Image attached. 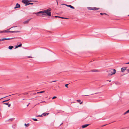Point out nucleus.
<instances>
[{
	"instance_id": "nucleus-19",
	"label": "nucleus",
	"mask_w": 129,
	"mask_h": 129,
	"mask_svg": "<svg viewBox=\"0 0 129 129\" xmlns=\"http://www.w3.org/2000/svg\"><path fill=\"white\" fill-rule=\"evenodd\" d=\"M33 4V3H29V2H28V3H27V4L26 5V6H27V5H29V4L32 5Z\"/></svg>"
},
{
	"instance_id": "nucleus-36",
	"label": "nucleus",
	"mask_w": 129,
	"mask_h": 129,
	"mask_svg": "<svg viewBox=\"0 0 129 129\" xmlns=\"http://www.w3.org/2000/svg\"><path fill=\"white\" fill-rule=\"evenodd\" d=\"M126 113H129V109L127 111H126Z\"/></svg>"
},
{
	"instance_id": "nucleus-33",
	"label": "nucleus",
	"mask_w": 129,
	"mask_h": 129,
	"mask_svg": "<svg viewBox=\"0 0 129 129\" xmlns=\"http://www.w3.org/2000/svg\"><path fill=\"white\" fill-rule=\"evenodd\" d=\"M55 16V17H56H56H59V18L60 17L58 16Z\"/></svg>"
},
{
	"instance_id": "nucleus-12",
	"label": "nucleus",
	"mask_w": 129,
	"mask_h": 129,
	"mask_svg": "<svg viewBox=\"0 0 129 129\" xmlns=\"http://www.w3.org/2000/svg\"><path fill=\"white\" fill-rule=\"evenodd\" d=\"M15 38H4V40H11Z\"/></svg>"
},
{
	"instance_id": "nucleus-40",
	"label": "nucleus",
	"mask_w": 129,
	"mask_h": 129,
	"mask_svg": "<svg viewBox=\"0 0 129 129\" xmlns=\"http://www.w3.org/2000/svg\"><path fill=\"white\" fill-rule=\"evenodd\" d=\"M42 115H38V116H37V117H40V116H41Z\"/></svg>"
},
{
	"instance_id": "nucleus-47",
	"label": "nucleus",
	"mask_w": 129,
	"mask_h": 129,
	"mask_svg": "<svg viewBox=\"0 0 129 129\" xmlns=\"http://www.w3.org/2000/svg\"><path fill=\"white\" fill-rule=\"evenodd\" d=\"M30 104V103H29L27 105V106H28Z\"/></svg>"
},
{
	"instance_id": "nucleus-8",
	"label": "nucleus",
	"mask_w": 129,
	"mask_h": 129,
	"mask_svg": "<svg viewBox=\"0 0 129 129\" xmlns=\"http://www.w3.org/2000/svg\"><path fill=\"white\" fill-rule=\"evenodd\" d=\"M89 125V124H87L83 125L82 126V128H83L85 127H86L88 126Z\"/></svg>"
},
{
	"instance_id": "nucleus-5",
	"label": "nucleus",
	"mask_w": 129,
	"mask_h": 129,
	"mask_svg": "<svg viewBox=\"0 0 129 129\" xmlns=\"http://www.w3.org/2000/svg\"><path fill=\"white\" fill-rule=\"evenodd\" d=\"M113 70L114 72H111V74H109L108 75V76L112 75L113 74H114L116 72V70L115 69H113Z\"/></svg>"
},
{
	"instance_id": "nucleus-32",
	"label": "nucleus",
	"mask_w": 129,
	"mask_h": 129,
	"mask_svg": "<svg viewBox=\"0 0 129 129\" xmlns=\"http://www.w3.org/2000/svg\"><path fill=\"white\" fill-rule=\"evenodd\" d=\"M56 98V96H54L52 98V99H54L55 98Z\"/></svg>"
},
{
	"instance_id": "nucleus-21",
	"label": "nucleus",
	"mask_w": 129,
	"mask_h": 129,
	"mask_svg": "<svg viewBox=\"0 0 129 129\" xmlns=\"http://www.w3.org/2000/svg\"><path fill=\"white\" fill-rule=\"evenodd\" d=\"M100 14L102 15H107V14L106 13H100Z\"/></svg>"
},
{
	"instance_id": "nucleus-30",
	"label": "nucleus",
	"mask_w": 129,
	"mask_h": 129,
	"mask_svg": "<svg viewBox=\"0 0 129 129\" xmlns=\"http://www.w3.org/2000/svg\"><path fill=\"white\" fill-rule=\"evenodd\" d=\"M14 119L13 118L10 119H9V120H10V121H11L12 120H13Z\"/></svg>"
},
{
	"instance_id": "nucleus-24",
	"label": "nucleus",
	"mask_w": 129,
	"mask_h": 129,
	"mask_svg": "<svg viewBox=\"0 0 129 129\" xmlns=\"http://www.w3.org/2000/svg\"><path fill=\"white\" fill-rule=\"evenodd\" d=\"M24 125L26 126V127H27V126H29V124L28 123L27 124H25Z\"/></svg>"
},
{
	"instance_id": "nucleus-38",
	"label": "nucleus",
	"mask_w": 129,
	"mask_h": 129,
	"mask_svg": "<svg viewBox=\"0 0 129 129\" xmlns=\"http://www.w3.org/2000/svg\"><path fill=\"white\" fill-rule=\"evenodd\" d=\"M127 113H126V112H125L124 114H123V115H125V114H126Z\"/></svg>"
},
{
	"instance_id": "nucleus-39",
	"label": "nucleus",
	"mask_w": 129,
	"mask_h": 129,
	"mask_svg": "<svg viewBox=\"0 0 129 129\" xmlns=\"http://www.w3.org/2000/svg\"><path fill=\"white\" fill-rule=\"evenodd\" d=\"M27 57L28 58H32V57L31 56H28Z\"/></svg>"
},
{
	"instance_id": "nucleus-14",
	"label": "nucleus",
	"mask_w": 129,
	"mask_h": 129,
	"mask_svg": "<svg viewBox=\"0 0 129 129\" xmlns=\"http://www.w3.org/2000/svg\"><path fill=\"white\" fill-rule=\"evenodd\" d=\"M68 54H69V55H72L73 54H75L74 53H72L71 52H69L68 53Z\"/></svg>"
},
{
	"instance_id": "nucleus-17",
	"label": "nucleus",
	"mask_w": 129,
	"mask_h": 129,
	"mask_svg": "<svg viewBox=\"0 0 129 129\" xmlns=\"http://www.w3.org/2000/svg\"><path fill=\"white\" fill-rule=\"evenodd\" d=\"M13 48V47L11 46H9L8 47V48L10 49H12V48Z\"/></svg>"
},
{
	"instance_id": "nucleus-28",
	"label": "nucleus",
	"mask_w": 129,
	"mask_h": 129,
	"mask_svg": "<svg viewBox=\"0 0 129 129\" xmlns=\"http://www.w3.org/2000/svg\"><path fill=\"white\" fill-rule=\"evenodd\" d=\"M57 81V80H55V81H51V82H50V83H52V82H56V81Z\"/></svg>"
},
{
	"instance_id": "nucleus-48",
	"label": "nucleus",
	"mask_w": 129,
	"mask_h": 129,
	"mask_svg": "<svg viewBox=\"0 0 129 129\" xmlns=\"http://www.w3.org/2000/svg\"><path fill=\"white\" fill-rule=\"evenodd\" d=\"M63 124V123H62L60 125V126H61V125H62Z\"/></svg>"
},
{
	"instance_id": "nucleus-11",
	"label": "nucleus",
	"mask_w": 129,
	"mask_h": 129,
	"mask_svg": "<svg viewBox=\"0 0 129 129\" xmlns=\"http://www.w3.org/2000/svg\"><path fill=\"white\" fill-rule=\"evenodd\" d=\"M30 19H28V20H27L26 21H24L23 22V23L24 24L27 23H28V22H29V21L30 20Z\"/></svg>"
},
{
	"instance_id": "nucleus-53",
	"label": "nucleus",
	"mask_w": 129,
	"mask_h": 129,
	"mask_svg": "<svg viewBox=\"0 0 129 129\" xmlns=\"http://www.w3.org/2000/svg\"><path fill=\"white\" fill-rule=\"evenodd\" d=\"M45 102V101L42 102Z\"/></svg>"
},
{
	"instance_id": "nucleus-2",
	"label": "nucleus",
	"mask_w": 129,
	"mask_h": 129,
	"mask_svg": "<svg viewBox=\"0 0 129 129\" xmlns=\"http://www.w3.org/2000/svg\"><path fill=\"white\" fill-rule=\"evenodd\" d=\"M43 12V11L39 12L36 13V15L37 16H38L44 17V15L42 14L43 13H42Z\"/></svg>"
},
{
	"instance_id": "nucleus-51",
	"label": "nucleus",
	"mask_w": 129,
	"mask_h": 129,
	"mask_svg": "<svg viewBox=\"0 0 129 129\" xmlns=\"http://www.w3.org/2000/svg\"><path fill=\"white\" fill-rule=\"evenodd\" d=\"M85 96H88L89 95H84Z\"/></svg>"
},
{
	"instance_id": "nucleus-25",
	"label": "nucleus",
	"mask_w": 129,
	"mask_h": 129,
	"mask_svg": "<svg viewBox=\"0 0 129 129\" xmlns=\"http://www.w3.org/2000/svg\"><path fill=\"white\" fill-rule=\"evenodd\" d=\"M8 103H4L3 104H4V105H8Z\"/></svg>"
},
{
	"instance_id": "nucleus-56",
	"label": "nucleus",
	"mask_w": 129,
	"mask_h": 129,
	"mask_svg": "<svg viewBox=\"0 0 129 129\" xmlns=\"http://www.w3.org/2000/svg\"><path fill=\"white\" fill-rule=\"evenodd\" d=\"M128 16H129V15H128Z\"/></svg>"
},
{
	"instance_id": "nucleus-29",
	"label": "nucleus",
	"mask_w": 129,
	"mask_h": 129,
	"mask_svg": "<svg viewBox=\"0 0 129 129\" xmlns=\"http://www.w3.org/2000/svg\"><path fill=\"white\" fill-rule=\"evenodd\" d=\"M8 105V107H10L11 106V104H8V105Z\"/></svg>"
},
{
	"instance_id": "nucleus-10",
	"label": "nucleus",
	"mask_w": 129,
	"mask_h": 129,
	"mask_svg": "<svg viewBox=\"0 0 129 129\" xmlns=\"http://www.w3.org/2000/svg\"><path fill=\"white\" fill-rule=\"evenodd\" d=\"M91 71L92 72H98L99 71L98 70L95 69L91 70Z\"/></svg>"
},
{
	"instance_id": "nucleus-54",
	"label": "nucleus",
	"mask_w": 129,
	"mask_h": 129,
	"mask_svg": "<svg viewBox=\"0 0 129 129\" xmlns=\"http://www.w3.org/2000/svg\"><path fill=\"white\" fill-rule=\"evenodd\" d=\"M111 81V80H110V81H109L110 82Z\"/></svg>"
},
{
	"instance_id": "nucleus-52",
	"label": "nucleus",
	"mask_w": 129,
	"mask_h": 129,
	"mask_svg": "<svg viewBox=\"0 0 129 129\" xmlns=\"http://www.w3.org/2000/svg\"><path fill=\"white\" fill-rule=\"evenodd\" d=\"M20 95V94H18V96H19V95Z\"/></svg>"
},
{
	"instance_id": "nucleus-20",
	"label": "nucleus",
	"mask_w": 129,
	"mask_h": 129,
	"mask_svg": "<svg viewBox=\"0 0 129 129\" xmlns=\"http://www.w3.org/2000/svg\"><path fill=\"white\" fill-rule=\"evenodd\" d=\"M44 92H45V91H41V92H37V93H43Z\"/></svg>"
},
{
	"instance_id": "nucleus-50",
	"label": "nucleus",
	"mask_w": 129,
	"mask_h": 129,
	"mask_svg": "<svg viewBox=\"0 0 129 129\" xmlns=\"http://www.w3.org/2000/svg\"><path fill=\"white\" fill-rule=\"evenodd\" d=\"M2 41L1 39H0V41Z\"/></svg>"
},
{
	"instance_id": "nucleus-6",
	"label": "nucleus",
	"mask_w": 129,
	"mask_h": 129,
	"mask_svg": "<svg viewBox=\"0 0 129 129\" xmlns=\"http://www.w3.org/2000/svg\"><path fill=\"white\" fill-rule=\"evenodd\" d=\"M127 68V67H124L123 68H122L121 69V71L123 72H124L125 71L126 69Z\"/></svg>"
},
{
	"instance_id": "nucleus-35",
	"label": "nucleus",
	"mask_w": 129,
	"mask_h": 129,
	"mask_svg": "<svg viewBox=\"0 0 129 129\" xmlns=\"http://www.w3.org/2000/svg\"><path fill=\"white\" fill-rule=\"evenodd\" d=\"M107 125V124H105V125H102V126H101V127H103L104 126H106V125Z\"/></svg>"
},
{
	"instance_id": "nucleus-18",
	"label": "nucleus",
	"mask_w": 129,
	"mask_h": 129,
	"mask_svg": "<svg viewBox=\"0 0 129 129\" xmlns=\"http://www.w3.org/2000/svg\"><path fill=\"white\" fill-rule=\"evenodd\" d=\"M8 32H10L11 33H17L18 32V31H8Z\"/></svg>"
},
{
	"instance_id": "nucleus-45",
	"label": "nucleus",
	"mask_w": 129,
	"mask_h": 129,
	"mask_svg": "<svg viewBox=\"0 0 129 129\" xmlns=\"http://www.w3.org/2000/svg\"><path fill=\"white\" fill-rule=\"evenodd\" d=\"M125 64H129V62H128V63H125Z\"/></svg>"
},
{
	"instance_id": "nucleus-4",
	"label": "nucleus",
	"mask_w": 129,
	"mask_h": 129,
	"mask_svg": "<svg viewBox=\"0 0 129 129\" xmlns=\"http://www.w3.org/2000/svg\"><path fill=\"white\" fill-rule=\"evenodd\" d=\"M29 2H32V1H28V0H22V2L25 4L26 6V5L27 4V3Z\"/></svg>"
},
{
	"instance_id": "nucleus-1",
	"label": "nucleus",
	"mask_w": 129,
	"mask_h": 129,
	"mask_svg": "<svg viewBox=\"0 0 129 129\" xmlns=\"http://www.w3.org/2000/svg\"><path fill=\"white\" fill-rule=\"evenodd\" d=\"M51 8H50L43 11L42 14L44 15L45 16H50L51 15V12H50L51 10Z\"/></svg>"
},
{
	"instance_id": "nucleus-16",
	"label": "nucleus",
	"mask_w": 129,
	"mask_h": 129,
	"mask_svg": "<svg viewBox=\"0 0 129 129\" xmlns=\"http://www.w3.org/2000/svg\"><path fill=\"white\" fill-rule=\"evenodd\" d=\"M22 44H20L19 45H17L16 46L15 48H17L19 47H21L22 46Z\"/></svg>"
},
{
	"instance_id": "nucleus-27",
	"label": "nucleus",
	"mask_w": 129,
	"mask_h": 129,
	"mask_svg": "<svg viewBox=\"0 0 129 129\" xmlns=\"http://www.w3.org/2000/svg\"><path fill=\"white\" fill-rule=\"evenodd\" d=\"M11 95H8V96H5V97H3V98H2L1 99H0V100H1V99H3V98H5V97H8V96H10Z\"/></svg>"
},
{
	"instance_id": "nucleus-26",
	"label": "nucleus",
	"mask_w": 129,
	"mask_h": 129,
	"mask_svg": "<svg viewBox=\"0 0 129 129\" xmlns=\"http://www.w3.org/2000/svg\"><path fill=\"white\" fill-rule=\"evenodd\" d=\"M68 84H66L65 85V87H67V88H68Z\"/></svg>"
},
{
	"instance_id": "nucleus-37",
	"label": "nucleus",
	"mask_w": 129,
	"mask_h": 129,
	"mask_svg": "<svg viewBox=\"0 0 129 129\" xmlns=\"http://www.w3.org/2000/svg\"><path fill=\"white\" fill-rule=\"evenodd\" d=\"M60 18H61L62 19H64V17H59Z\"/></svg>"
},
{
	"instance_id": "nucleus-9",
	"label": "nucleus",
	"mask_w": 129,
	"mask_h": 129,
	"mask_svg": "<svg viewBox=\"0 0 129 129\" xmlns=\"http://www.w3.org/2000/svg\"><path fill=\"white\" fill-rule=\"evenodd\" d=\"M66 6L68 7H69L72 9H75L74 7L71 5H66Z\"/></svg>"
},
{
	"instance_id": "nucleus-46",
	"label": "nucleus",
	"mask_w": 129,
	"mask_h": 129,
	"mask_svg": "<svg viewBox=\"0 0 129 129\" xmlns=\"http://www.w3.org/2000/svg\"><path fill=\"white\" fill-rule=\"evenodd\" d=\"M64 19H68V18H65V17H64Z\"/></svg>"
},
{
	"instance_id": "nucleus-31",
	"label": "nucleus",
	"mask_w": 129,
	"mask_h": 129,
	"mask_svg": "<svg viewBox=\"0 0 129 129\" xmlns=\"http://www.w3.org/2000/svg\"><path fill=\"white\" fill-rule=\"evenodd\" d=\"M126 71L128 72V73H129V69H127Z\"/></svg>"
},
{
	"instance_id": "nucleus-13",
	"label": "nucleus",
	"mask_w": 129,
	"mask_h": 129,
	"mask_svg": "<svg viewBox=\"0 0 129 129\" xmlns=\"http://www.w3.org/2000/svg\"><path fill=\"white\" fill-rule=\"evenodd\" d=\"M49 114V113H43L42 114V115H43L45 116H46L47 115H48Z\"/></svg>"
},
{
	"instance_id": "nucleus-7",
	"label": "nucleus",
	"mask_w": 129,
	"mask_h": 129,
	"mask_svg": "<svg viewBox=\"0 0 129 129\" xmlns=\"http://www.w3.org/2000/svg\"><path fill=\"white\" fill-rule=\"evenodd\" d=\"M20 5L18 3H17L15 7H14V9H16L17 8H19L20 7Z\"/></svg>"
},
{
	"instance_id": "nucleus-44",
	"label": "nucleus",
	"mask_w": 129,
	"mask_h": 129,
	"mask_svg": "<svg viewBox=\"0 0 129 129\" xmlns=\"http://www.w3.org/2000/svg\"><path fill=\"white\" fill-rule=\"evenodd\" d=\"M56 1L57 2V5H58V1H57V0H56Z\"/></svg>"
},
{
	"instance_id": "nucleus-3",
	"label": "nucleus",
	"mask_w": 129,
	"mask_h": 129,
	"mask_svg": "<svg viewBox=\"0 0 129 129\" xmlns=\"http://www.w3.org/2000/svg\"><path fill=\"white\" fill-rule=\"evenodd\" d=\"M88 9L89 10H99V8H97L96 7H88Z\"/></svg>"
},
{
	"instance_id": "nucleus-23",
	"label": "nucleus",
	"mask_w": 129,
	"mask_h": 129,
	"mask_svg": "<svg viewBox=\"0 0 129 129\" xmlns=\"http://www.w3.org/2000/svg\"><path fill=\"white\" fill-rule=\"evenodd\" d=\"M32 119L35 121H37L38 120L37 119L35 118H33Z\"/></svg>"
},
{
	"instance_id": "nucleus-22",
	"label": "nucleus",
	"mask_w": 129,
	"mask_h": 129,
	"mask_svg": "<svg viewBox=\"0 0 129 129\" xmlns=\"http://www.w3.org/2000/svg\"><path fill=\"white\" fill-rule=\"evenodd\" d=\"M9 100H10V99H8L4 101H2V102L4 103L5 102L8 101H9Z\"/></svg>"
},
{
	"instance_id": "nucleus-15",
	"label": "nucleus",
	"mask_w": 129,
	"mask_h": 129,
	"mask_svg": "<svg viewBox=\"0 0 129 129\" xmlns=\"http://www.w3.org/2000/svg\"><path fill=\"white\" fill-rule=\"evenodd\" d=\"M77 101L79 102V103H80V104H82L83 103V102H81L80 103V102L81 101V100H77Z\"/></svg>"
},
{
	"instance_id": "nucleus-55",
	"label": "nucleus",
	"mask_w": 129,
	"mask_h": 129,
	"mask_svg": "<svg viewBox=\"0 0 129 129\" xmlns=\"http://www.w3.org/2000/svg\"><path fill=\"white\" fill-rule=\"evenodd\" d=\"M15 27H17L16 26H15Z\"/></svg>"
},
{
	"instance_id": "nucleus-43",
	"label": "nucleus",
	"mask_w": 129,
	"mask_h": 129,
	"mask_svg": "<svg viewBox=\"0 0 129 129\" xmlns=\"http://www.w3.org/2000/svg\"><path fill=\"white\" fill-rule=\"evenodd\" d=\"M97 93H95V94H91V95L94 94H97Z\"/></svg>"
},
{
	"instance_id": "nucleus-41",
	"label": "nucleus",
	"mask_w": 129,
	"mask_h": 129,
	"mask_svg": "<svg viewBox=\"0 0 129 129\" xmlns=\"http://www.w3.org/2000/svg\"><path fill=\"white\" fill-rule=\"evenodd\" d=\"M111 72V71L110 70H108L107 71V72Z\"/></svg>"
},
{
	"instance_id": "nucleus-34",
	"label": "nucleus",
	"mask_w": 129,
	"mask_h": 129,
	"mask_svg": "<svg viewBox=\"0 0 129 129\" xmlns=\"http://www.w3.org/2000/svg\"><path fill=\"white\" fill-rule=\"evenodd\" d=\"M8 30H5V32H8Z\"/></svg>"
},
{
	"instance_id": "nucleus-49",
	"label": "nucleus",
	"mask_w": 129,
	"mask_h": 129,
	"mask_svg": "<svg viewBox=\"0 0 129 129\" xmlns=\"http://www.w3.org/2000/svg\"><path fill=\"white\" fill-rule=\"evenodd\" d=\"M23 94L24 95H26V94L25 93H23Z\"/></svg>"
},
{
	"instance_id": "nucleus-42",
	"label": "nucleus",
	"mask_w": 129,
	"mask_h": 129,
	"mask_svg": "<svg viewBox=\"0 0 129 129\" xmlns=\"http://www.w3.org/2000/svg\"><path fill=\"white\" fill-rule=\"evenodd\" d=\"M1 40H2V41L4 40V38H3V39H1Z\"/></svg>"
}]
</instances>
